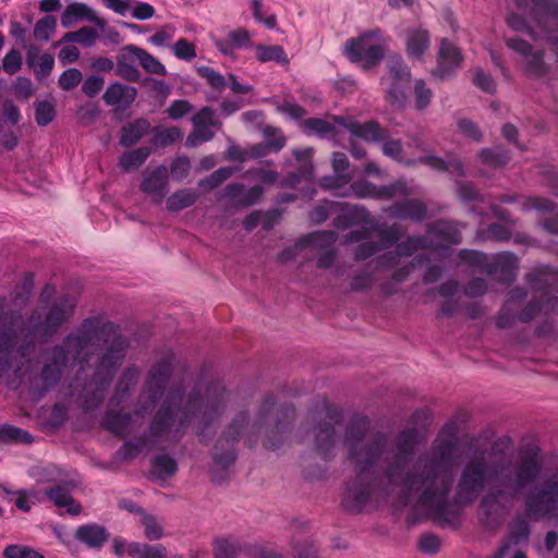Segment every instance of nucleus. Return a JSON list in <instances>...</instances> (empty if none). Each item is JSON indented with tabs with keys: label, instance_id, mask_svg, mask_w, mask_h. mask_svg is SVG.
<instances>
[{
	"label": "nucleus",
	"instance_id": "864d4df0",
	"mask_svg": "<svg viewBox=\"0 0 558 558\" xmlns=\"http://www.w3.org/2000/svg\"><path fill=\"white\" fill-rule=\"evenodd\" d=\"M210 128L211 126L208 125L194 124L193 131L186 138V145L190 147H195L202 143L211 141L215 136V133Z\"/></svg>",
	"mask_w": 558,
	"mask_h": 558
},
{
	"label": "nucleus",
	"instance_id": "774afa93",
	"mask_svg": "<svg viewBox=\"0 0 558 558\" xmlns=\"http://www.w3.org/2000/svg\"><path fill=\"white\" fill-rule=\"evenodd\" d=\"M458 129L465 137L474 141V142H481L483 140L482 133L478 129V126L468 120V119H460L458 121Z\"/></svg>",
	"mask_w": 558,
	"mask_h": 558
},
{
	"label": "nucleus",
	"instance_id": "f3484780",
	"mask_svg": "<svg viewBox=\"0 0 558 558\" xmlns=\"http://www.w3.org/2000/svg\"><path fill=\"white\" fill-rule=\"evenodd\" d=\"M337 240V234L333 231H318L313 232L305 238L298 241L293 247L286 248L279 254L281 262H288L298 254L299 250L305 246H313L315 248H326L332 245Z\"/></svg>",
	"mask_w": 558,
	"mask_h": 558
},
{
	"label": "nucleus",
	"instance_id": "72a5a7b5",
	"mask_svg": "<svg viewBox=\"0 0 558 558\" xmlns=\"http://www.w3.org/2000/svg\"><path fill=\"white\" fill-rule=\"evenodd\" d=\"M350 183L351 175L341 172H335L320 180L322 187L331 191L333 195L339 197H349V190L347 187H350Z\"/></svg>",
	"mask_w": 558,
	"mask_h": 558
},
{
	"label": "nucleus",
	"instance_id": "4d7b16f0",
	"mask_svg": "<svg viewBox=\"0 0 558 558\" xmlns=\"http://www.w3.org/2000/svg\"><path fill=\"white\" fill-rule=\"evenodd\" d=\"M171 50L173 54L180 60L191 61L196 57L195 45L187 41L185 38H180L177 40L172 45Z\"/></svg>",
	"mask_w": 558,
	"mask_h": 558
},
{
	"label": "nucleus",
	"instance_id": "bb28decb",
	"mask_svg": "<svg viewBox=\"0 0 558 558\" xmlns=\"http://www.w3.org/2000/svg\"><path fill=\"white\" fill-rule=\"evenodd\" d=\"M40 316L41 315L37 313L36 316L31 318L27 336H31L32 339L46 337L52 327L58 326L62 322L63 312L57 307L51 308L47 313L45 323L38 322V317Z\"/></svg>",
	"mask_w": 558,
	"mask_h": 558
},
{
	"label": "nucleus",
	"instance_id": "c85d7f7f",
	"mask_svg": "<svg viewBox=\"0 0 558 558\" xmlns=\"http://www.w3.org/2000/svg\"><path fill=\"white\" fill-rule=\"evenodd\" d=\"M126 50L132 52L135 56L136 61L141 64V66L150 74L167 75L166 66L151 53L146 51L143 48H140L135 45H126Z\"/></svg>",
	"mask_w": 558,
	"mask_h": 558
},
{
	"label": "nucleus",
	"instance_id": "5701e85b",
	"mask_svg": "<svg viewBox=\"0 0 558 558\" xmlns=\"http://www.w3.org/2000/svg\"><path fill=\"white\" fill-rule=\"evenodd\" d=\"M426 206L417 199H408L392 204L387 208V213L390 217L412 219L421 221L426 216Z\"/></svg>",
	"mask_w": 558,
	"mask_h": 558
},
{
	"label": "nucleus",
	"instance_id": "473e14b6",
	"mask_svg": "<svg viewBox=\"0 0 558 558\" xmlns=\"http://www.w3.org/2000/svg\"><path fill=\"white\" fill-rule=\"evenodd\" d=\"M68 361L66 351L62 348H56L52 352V362L46 365L43 371V379L47 385L56 383L62 368Z\"/></svg>",
	"mask_w": 558,
	"mask_h": 558
},
{
	"label": "nucleus",
	"instance_id": "2f4dec72",
	"mask_svg": "<svg viewBox=\"0 0 558 558\" xmlns=\"http://www.w3.org/2000/svg\"><path fill=\"white\" fill-rule=\"evenodd\" d=\"M198 198V194L192 189H181L172 193L166 201L169 211H180L191 207Z\"/></svg>",
	"mask_w": 558,
	"mask_h": 558
},
{
	"label": "nucleus",
	"instance_id": "5fc2aeb1",
	"mask_svg": "<svg viewBox=\"0 0 558 558\" xmlns=\"http://www.w3.org/2000/svg\"><path fill=\"white\" fill-rule=\"evenodd\" d=\"M4 558H45L40 553L34 548L20 544L8 545L3 549Z\"/></svg>",
	"mask_w": 558,
	"mask_h": 558
},
{
	"label": "nucleus",
	"instance_id": "de8ad7c7",
	"mask_svg": "<svg viewBox=\"0 0 558 558\" xmlns=\"http://www.w3.org/2000/svg\"><path fill=\"white\" fill-rule=\"evenodd\" d=\"M182 131L177 126L159 128L155 131L153 144L156 146L166 147L178 142L182 138Z\"/></svg>",
	"mask_w": 558,
	"mask_h": 558
},
{
	"label": "nucleus",
	"instance_id": "338daca9",
	"mask_svg": "<svg viewBox=\"0 0 558 558\" xmlns=\"http://www.w3.org/2000/svg\"><path fill=\"white\" fill-rule=\"evenodd\" d=\"M22 66V54L19 50L12 49L10 50L2 61V68L5 73L13 75Z\"/></svg>",
	"mask_w": 558,
	"mask_h": 558
},
{
	"label": "nucleus",
	"instance_id": "c03bdc74",
	"mask_svg": "<svg viewBox=\"0 0 558 558\" xmlns=\"http://www.w3.org/2000/svg\"><path fill=\"white\" fill-rule=\"evenodd\" d=\"M339 126L335 121L331 123L330 121L319 119V118H311L305 121V128L307 131L316 133L320 137H333L337 135Z\"/></svg>",
	"mask_w": 558,
	"mask_h": 558
},
{
	"label": "nucleus",
	"instance_id": "ea45409f",
	"mask_svg": "<svg viewBox=\"0 0 558 558\" xmlns=\"http://www.w3.org/2000/svg\"><path fill=\"white\" fill-rule=\"evenodd\" d=\"M256 58L259 62H276L279 64H288L289 58L282 47L278 45L265 46L257 45L255 47Z\"/></svg>",
	"mask_w": 558,
	"mask_h": 558
},
{
	"label": "nucleus",
	"instance_id": "58836bf2",
	"mask_svg": "<svg viewBox=\"0 0 558 558\" xmlns=\"http://www.w3.org/2000/svg\"><path fill=\"white\" fill-rule=\"evenodd\" d=\"M149 122L145 119H137L129 126L123 128L120 143L123 146H131L142 138L149 130Z\"/></svg>",
	"mask_w": 558,
	"mask_h": 558
},
{
	"label": "nucleus",
	"instance_id": "0e129e2a",
	"mask_svg": "<svg viewBox=\"0 0 558 558\" xmlns=\"http://www.w3.org/2000/svg\"><path fill=\"white\" fill-rule=\"evenodd\" d=\"M98 37L99 33L88 26L82 27L76 32H72V43H76L85 47L93 46Z\"/></svg>",
	"mask_w": 558,
	"mask_h": 558
},
{
	"label": "nucleus",
	"instance_id": "a19ab883",
	"mask_svg": "<svg viewBox=\"0 0 558 558\" xmlns=\"http://www.w3.org/2000/svg\"><path fill=\"white\" fill-rule=\"evenodd\" d=\"M518 5H523L526 3V0H517ZM536 15H542V19L545 20L546 24L549 21H554L558 19V1L557 0H531Z\"/></svg>",
	"mask_w": 558,
	"mask_h": 558
},
{
	"label": "nucleus",
	"instance_id": "e433bc0d",
	"mask_svg": "<svg viewBox=\"0 0 558 558\" xmlns=\"http://www.w3.org/2000/svg\"><path fill=\"white\" fill-rule=\"evenodd\" d=\"M46 496L59 510L70 512V488L65 478L47 489Z\"/></svg>",
	"mask_w": 558,
	"mask_h": 558
},
{
	"label": "nucleus",
	"instance_id": "9d476101",
	"mask_svg": "<svg viewBox=\"0 0 558 558\" xmlns=\"http://www.w3.org/2000/svg\"><path fill=\"white\" fill-rule=\"evenodd\" d=\"M4 301H0V377L14 367L13 349L23 332L20 316L3 312Z\"/></svg>",
	"mask_w": 558,
	"mask_h": 558
},
{
	"label": "nucleus",
	"instance_id": "39448f33",
	"mask_svg": "<svg viewBox=\"0 0 558 558\" xmlns=\"http://www.w3.org/2000/svg\"><path fill=\"white\" fill-rule=\"evenodd\" d=\"M388 38L379 28L364 32L357 37L350 38L343 46V52L351 62H362L363 68L378 65L385 56Z\"/></svg>",
	"mask_w": 558,
	"mask_h": 558
},
{
	"label": "nucleus",
	"instance_id": "7ed1b4c3",
	"mask_svg": "<svg viewBox=\"0 0 558 558\" xmlns=\"http://www.w3.org/2000/svg\"><path fill=\"white\" fill-rule=\"evenodd\" d=\"M101 345L105 351L98 357L90 383V386H96V390L111 381L124 361L129 343L112 323L98 317L85 319L72 337V372H75L76 380Z\"/></svg>",
	"mask_w": 558,
	"mask_h": 558
},
{
	"label": "nucleus",
	"instance_id": "f257e3e1",
	"mask_svg": "<svg viewBox=\"0 0 558 558\" xmlns=\"http://www.w3.org/2000/svg\"><path fill=\"white\" fill-rule=\"evenodd\" d=\"M367 432L368 421L356 417L348 425L344 436L349 461L356 473L342 498L343 508L350 512L364 508L372 495V483L381 472L389 484L400 488L405 502L414 500L416 508L438 522L453 521L458 517L456 505L472 504L487 487L478 506V518L487 529L495 530L505 521L515 498L539 477L543 469L537 449L520 450L514 457L508 437L488 447L472 440L464 454L454 502H451L458 451L453 425H446L430 448L416 457V428L402 430L393 448L386 435Z\"/></svg>",
	"mask_w": 558,
	"mask_h": 558
},
{
	"label": "nucleus",
	"instance_id": "2eb2a0df",
	"mask_svg": "<svg viewBox=\"0 0 558 558\" xmlns=\"http://www.w3.org/2000/svg\"><path fill=\"white\" fill-rule=\"evenodd\" d=\"M245 422L246 416L244 414L238 415L217 441L214 459L218 464L228 466L235 460L233 445L239 440Z\"/></svg>",
	"mask_w": 558,
	"mask_h": 558
},
{
	"label": "nucleus",
	"instance_id": "bf43d9fd",
	"mask_svg": "<svg viewBox=\"0 0 558 558\" xmlns=\"http://www.w3.org/2000/svg\"><path fill=\"white\" fill-rule=\"evenodd\" d=\"M35 119L38 125L49 124L56 114L54 105L50 101H39L35 105Z\"/></svg>",
	"mask_w": 558,
	"mask_h": 558
},
{
	"label": "nucleus",
	"instance_id": "69168bd1",
	"mask_svg": "<svg viewBox=\"0 0 558 558\" xmlns=\"http://www.w3.org/2000/svg\"><path fill=\"white\" fill-rule=\"evenodd\" d=\"M266 148L272 151H279L286 145V137L276 129L267 128L264 131Z\"/></svg>",
	"mask_w": 558,
	"mask_h": 558
},
{
	"label": "nucleus",
	"instance_id": "f03ea898",
	"mask_svg": "<svg viewBox=\"0 0 558 558\" xmlns=\"http://www.w3.org/2000/svg\"><path fill=\"white\" fill-rule=\"evenodd\" d=\"M227 400L228 393L218 381L199 385L187 395L171 388L153 418L149 434L154 437L170 434L175 437L195 421L198 424L197 434L203 436L205 429L223 412Z\"/></svg>",
	"mask_w": 558,
	"mask_h": 558
},
{
	"label": "nucleus",
	"instance_id": "b1692460",
	"mask_svg": "<svg viewBox=\"0 0 558 558\" xmlns=\"http://www.w3.org/2000/svg\"><path fill=\"white\" fill-rule=\"evenodd\" d=\"M251 43V34L245 28L231 31L226 38H214L217 49L225 56H232L236 49L247 47Z\"/></svg>",
	"mask_w": 558,
	"mask_h": 558
},
{
	"label": "nucleus",
	"instance_id": "ddd939ff",
	"mask_svg": "<svg viewBox=\"0 0 558 558\" xmlns=\"http://www.w3.org/2000/svg\"><path fill=\"white\" fill-rule=\"evenodd\" d=\"M339 411L328 408L325 418L319 421L311 433H307V437L313 440L317 452L324 458H328L335 448L336 425L339 424Z\"/></svg>",
	"mask_w": 558,
	"mask_h": 558
},
{
	"label": "nucleus",
	"instance_id": "393cba45",
	"mask_svg": "<svg viewBox=\"0 0 558 558\" xmlns=\"http://www.w3.org/2000/svg\"><path fill=\"white\" fill-rule=\"evenodd\" d=\"M529 535L530 526L526 520L523 518H517L510 525L508 539L493 555V558H504L508 554L512 544L519 545L527 542Z\"/></svg>",
	"mask_w": 558,
	"mask_h": 558
},
{
	"label": "nucleus",
	"instance_id": "a211bd4d",
	"mask_svg": "<svg viewBox=\"0 0 558 558\" xmlns=\"http://www.w3.org/2000/svg\"><path fill=\"white\" fill-rule=\"evenodd\" d=\"M137 89L134 86L119 82L111 83L104 93L106 105L114 107L117 112L128 109L136 99Z\"/></svg>",
	"mask_w": 558,
	"mask_h": 558
},
{
	"label": "nucleus",
	"instance_id": "a878e982",
	"mask_svg": "<svg viewBox=\"0 0 558 558\" xmlns=\"http://www.w3.org/2000/svg\"><path fill=\"white\" fill-rule=\"evenodd\" d=\"M430 44L429 33L423 28L408 29L405 36V51L412 59H421L428 50Z\"/></svg>",
	"mask_w": 558,
	"mask_h": 558
},
{
	"label": "nucleus",
	"instance_id": "6e6d98bb",
	"mask_svg": "<svg viewBox=\"0 0 558 558\" xmlns=\"http://www.w3.org/2000/svg\"><path fill=\"white\" fill-rule=\"evenodd\" d=\"M196 72L201 77L207 81L209 86H211L215 89H221L227 86V81L225 76L210 66H198L196 69Z\"/></svg>",
	"mask_w": 558,
	"mask_h": 558
},
{
	"label": "nucleus",
	"instance_id": "603ef678",
	"mask_svg": "<svg viewBox=\"0 0 558 558\" xmlns=\"http://www.w3.org/2000/svg\"><path fill=\"white\" fill-rule=\"evenodd\" d=\"M477 238L482 241H508L511 238V231L506 226L492 223L486 230L480 231Z\"/></svg>",
	"mask_w": 558,
	"mask_h": 558
},
{
	"label": "nucleus",
	"instance_id": "c9c22d12",
	"mask_svg": "<svg viewBox=\"0 0 558 558\" xmlns=\"http://www.w3.org/2000/svg\"><path fill=\"white\" fill-rule=\"evenodd\" d=\"M29 475L38 484H57L59 482H63V478L66 477L65 472L52 464L35 466L29 471Z\"/></svg>",
	"mask_w": 558,
	"mask_h": 558
},
{
	"label": "nucleus",
	"instance_id": "9b49d317",
	"mask_svg": "<svg viewBox=\"0 0 558 558\" xmlns=\"http://www.w3.org/2000/svg\"><path fill=\"white\" fill-rule=\"evenodd\" d=\"M461 258L471 265L485 266L488 274L499 275L502 281H512L518 270V257L510 252L499 253L492 264H486V256L476 251H463Z\"/></svg>",
	"mask_w": 558,
	"mask_h": 558
},
{
	"label": "nucleus",
	"instance_id": "3c124183",
	"mask_svg": "<svg viewBox=\"0 0 558 558\" xmlns=\"http://www.w3.org/2000/svg\"><path fill=\"white\" fill-rule=\"evenodd\" d=\"M478 157L484 165L490 167H501L509 161L507 151L500 148H485L478 154Z\"/></svg>",
	"mask_w": 558,
	"mask_h": 558
},
{
	"label": "nucleus",
	"instance_id": "dca6fc26",
	"mask_svg": "<svg viewBox=\"0 0 558 558\" xmlns=\"http://www.w3.org/2000/svg\"><path fill=\"white\" fill-rule=\"evenodd\" d=\"M463 56L449 39L442 38L437 53V65L432 75L440 80L452 76L461 68Z\"/></svg>",
	"mask_w": 558,
	"mask_h": 558
},
{
	"label": "nucleus",
	"instance_id": "37998d69",
	"mask_svg": "<svg viewBox=\"0 0 558 558\" xmlns=\"http://www.w3.org/2000/svg\"><path fill=\"white\" fill-rule=\"evenodd\" d=\"M140 522L144 529V536L149 541H159L165 536V530L158 519L147 512H142Z\"/></svg>",
	"mask_w": 558,
	"mask_h": 558
},
{
	"label": "nucleus",
	"instance_id": "1a4fd4ad",
	"mask_svg": "<svg viewBox=\"0 0 558 558\" xmlns=\"http://www.w3.org/2000/svg\"><path fill=\"white\" fill-rule=\"evenodd\" d=\"M381 150L383 154L400 163L408 167L415 166L417 163L427 165L428 167L439 171H450L458 175H464L463 163L459 159H453L449 162L445 161L440 157L434 155H424L417 157H408L403 154V145L400 140H384Z\"/></svg>",
	"mask_w": 558,
	"mask_h": 558
},
{
	"label": "nucleus",
	"instance_id": "7c9ffc66",
	"mask_svg": "<svg viewBox=\"0 0 558 558\" xmlns=\"http://www.w3.org/2000/svg\"><path fill=\"white\" fill-rule=\"evenodd\" d=\"M128 555L132 558H167L168 551L161 544L131 542L128 545Z\"/></svg>",
	"mask_w": 558,
	"mask_h": 558
},
{
	"label": "nucleus",
	"instance_id": "052dcab7",
	"mask_svg": "<svg viewBox=\"0 0 558 558\" xmlns=\"http://www.w3.org/2000/svg\"><path fill=\"white\" fill-rule=\"evenodd\" d=\"M522 211L537 210L539 213H549L554 209V204L541 197H526L520 204Z\"/></svg>",
	"mask_w": 558,
	"mask_h": 558
},
{
	"label": "nucleus",
	"instance_id": "e2e57ef3",
	"mask_svg": "<svg viewBox=\"0 0 558 558\" xmlns=\"http://www.w3.org/2000/svg\"><path fill=\"white\" fill-rule=\"evenodd\" d=\"M190 169V159L185 156H181L172 161L170 166V173L173 180L182 181L189 175Z\"/></svg>",
	"mask_w": 558,
	"mask_h": 558
},
{
	"label": "nucleus",
	"instance_id": "4be33fe9",
	"mask_svg": "<svg viewBox=\"0 0 558 558\" xmlns=\"http://www.w3.org/2000/svg\"><path fill=\"white\" fill-rule=\"evenodd\" d=\"M168 170L160 166L147 175L141 184L143 192L149 194L156 203H160L166 195Z\"/></svg>",
	"mask_w": 558,
	"mask_h": 558
},
{
	"label": "nucleus",
	"instance_id": "13d9d810",
	"mask_svg": "<svg viewBox=\"0 0 558 558\" xmlns=\"http://www.w3.org/2000/svg\"><path fill=\"white\" fill-rule=\"evenodd\" d=\"M57 21L53 16L47 15L40 19L34 27V36L38 40H48L53 33Z\"/></svg>",
	"mask_w": 558,
	"mask_h": 558
},
{
	"label": "nucleus",
	"instance_id": "680f3d73",
	"mask_svg": "<svg viewBox=\"0 0 558 558\" xmlns=\"http://www.w3.org/2000/svg\"><path fill=\"white\" fill-rule=\"evenodd\" d=\"M421 247H429L425 238H409L407 241L398 245V256H411Z\"/></svg>",
	"mask_w": 558,
	"mask_h": 558
},
{
	"label": "nucleus",
	"instance_id": "49530a36",
	"mask_svg": "<svg viewBox=\"0 0 558 558\" xmlns=\"http://www.w3.org/2000/svg\"><path fill=\"white\" fill-rule=\"evenodd\" d=\"M413 94L414 106L418 111L425 110L430 105L434 96L433 90L427 87L426 82L422 78L414 81Z\"/></svg>",
	"mask_w": 558,
	"mask_h": 558
},
{
	"label": "nucleus",
	"instance_id": "6e6552de",
	"mask_svg": "<svg viewBox=\"0 0 558 558\" xmlns=\"http://www.w3.org/2000/svg\"><path fill=\"white\" fill-rule=\"evenodd\" d=\"M401 233L402 230L397 223L390 227L379 228L378 238L380 243L377 244L369 241L372 239V230L364 227L360 230H354L347 234L345 242H361V244H359L354 251V258L356 260H364L374 255L377 251L395 244L400 239Z\"/></svg>",
	"mask_w": 558,
	"mask_h": 558
},
{
	"label": "nucleus",
	"instance_id": "79ce46f5",
	"mask_svg": "<svg viewBox=\"0 0 558 558\" xmlns=\"http://www.w3.org/2000/svg\"><path fill=\"white\" fill-rule=\"evenodd\" d=\"M72 19L90 22L100 31L106 26L105 20L99 17L93 8L82 2H72Z\"/></svg>",
	"mask_w": 558,
	"mask_h": 558
},
{
	"label": "nucleus",
	"instance_id": "cd10ccee",
	"mask_svg": "<svg viewBox=\"0 0 558 558\" xmlns=\"http://www.w3.org/2000/svg\"><path fill=\"white\" fill-rule=\"evenodd\" d=\"M136 61L135 56L126 50V46L121 49L117 56L116 74L125 81L136 83L141 78L140 70L133 64Z\"/></svg>",
	"mask_w": 558,
	"mask_h": 558
},
{
	"label": "nucleus",
	"instance_id": "4c0bfd02",
	"mask_svg": "<svg viewBox=\"0 0 558 558\" xmlns=\"http://www.w3.org/2000/svg\"><path fill=\"white\" fill-rule=\"evenodd\" d=\"M213 550L215 558H236L242 547L238 539L227 536L215 539Z\"/></svg>",
	"mask_w": 558,
	"mask_h": 558
},
{
	"label": "nucleus",
	"instance_id": "412c9836",
	"mask_svg": "<svg viewBox=\"0 0 558 558\" xmlns=\"http://www.w3.org/2000/svg\"><path fill=\"white\" fill-rule=\"evenodd\" d=\"M75 538L90 549H100L109 539V533L102 525L89 523L75 531Z\"/></svg>",
	"mask_w": 558,
	"mask_h": 558
},
{
	"label": "nucleus",
	"instance_id": "4468645a",
	"mask_svg": "<svg viewBox=\"0 0 558 558\" xmlns=\"http://www.w3.org/2000/svg\"><path fill=\"white\" fill-rule=\"evenodd\" d=\"M332 120H335L339 128L347 130L351 136L365 142L378 143L389 137L388 130L373 120L361 123L355 118L349 116H335Z\"/></svg>",
	"mask_w": 558,
	"mask_h": 558
},
{
	"label": "nucleus",
	"instance_id": "6ab92c4d",
	"mask_svg": "<svg viewBox=\"0 0 558 558\" xmlns=\"http://www.w3.org/2000/svg\"><path fill=\"white\" fill-rule=\"evenodd\" d=\"M434 241L439 246L460 243L461 230L459 225L450 221L435 222L428 230L427 243L429 246L434 244Z\"/></svg>",
	"mask_w": 558,
	"mask_h": 558
},
{
	"label": "nucleus",
	"instance_id": "f8f14e48",
	"mask_svg": "<svg viewBox=\"0 0 558 558\" xmlns=\"http://www.w3.org/2000/svg\"><path fill=\"white\" fill-rule=\"evenodd\" d=\"M349 196L357 198L389 199L397 195H412L414 189L409 186L404 180H398L391 184L377 186L365 179L350 183Z\"/></svg>",
	"mask_w": 558,
	"mask_h": 558
},
{
	"label": "nucleus",
	"instance_id": "423d86ee",
	"mask_svg": "<svg viewBox=\"0 0 558 558\" xmlns=\"http://www.w3.org/2000/svg\"><path fill=\"white\" fill-rule=\"evenodd\" d=\"M525 512L533 520L558 518V468L545 474L527 496Z\"/></svg>",
	"mask_w": 558,
	"mask_h": 558
},
{
	"label": "nucleus",
	"instance_id": "f704fd0d",
	"mask_svg": "<svg viewBox=\"0 0 558 558\" xmlns=\"http://www.w3.org/2000/svg\"><path fill=\"white\" fill-rule=\"evenodd\" d=\"M0 493L3 494L10 502H13L14 506L23 512H28L32 509L37 497V494L33 490H11L7 487H0Z\"/></svg>",
	"mask_w": 558,
	"mask_h": 558
},
{
	"label": "nucleus",
	"instance_id": "c756f323",
	"mask_svg": "<svg viewBox=\"0 0 558 558\" xmlns=\"http://www.w3.org/2000/svg\"><path fill=\"white\" fill-rule=\"evenodd\" d=\"M313 149L304 148V149H295L293 150V155L299 161H304L305 165L300 171V175L296 173H290L287 175L281 182L282 186H295L300 182V177H303L306 180H311L313 177V166L310 162L312 158Z\"/></svg>",
	"mask_w": 558,
	"mask_h": 558
},
{
	"label": "nucleus",
	"instance_id": "8fccbe9b",
	"mask_svg": "<svg viewBox=\"0 0 558 558\" xmlns=\"http://www.w3.org/2000/svg\"><path fill=\"white\" fill-rule=\"evenodd\" d=\"M153 471L160 478L170 477L177 472V462L168 454H160L154 460Z\"/></svg>",
	"mask_w": 558,
	"mask_h": 558
},
{
	"label": "nucleus",
	"instance_id": "0eeeda50",
	"mask_svg": "<svg viewBox=\"0 0 558 558\" xmlns=\"http://www.w3.org/2000/svg\"><path fill=\"white\" fill-rule=\"evenodd\" d=\"M387 72L380 78L387 101L403 108L408 101L407 90L411 82V70L399 54H390L386 62Z\"/></svg>",
	"mask_w": 558,
	"mask_h": 558
},
{
	"label": "nucleus",
	"instance_id": "aec40b11",
	"mask_svg": "<svg viewBox=\"0 0 558 558\" xmlns=\"http://www.w3.org/2000/svg\"><path fill=\"white\" fill-rule=\"evenodd\" d=\"M507 45L524 58L526 72L534 75H543L546 72L542 54L533 52L526 41L519 38H509Z\"/></svg>",
	"mask_w": 558,
	"mask_h": 558
},
{
	"label": "nucleus",
	"instance_id": "20e7f679",
	"mask_svg": "<svg viewBox=\"0 0 558 558\" xmlns=\"http://www.w3.org/2000/svg\"><path fill=\"white\" fill-rule=\"evenodd\" d=\"M172 361L173 354L167 353L153 366L132 415L109 411L102 421L104 427L116 435L126 436L142 425L144 417L155 409L157 401L163 396Z\"/></svg>",
	"mask_w": 558,
	"mask_h": 558
},
{
	"label": "nucleus",
	"instance_id": "a18cd8bd",
	"mask_svg": "<svg viewBox=\"0 0 558 558\" xmlns=\"http://www.w3.org/2000/svg\"><path fill=\"white\" fill-rule=\"evenodd\" d=\"M149 155V148L141 147L124 154L121 157L119 165L124 171H130L142 166Z\"/></svg>",
	"mask_w": 558,
	"mask_h": 558
},
{
	"label": "nucleus",
	"instance_id": "09e8293b",
	"mask_svg": "<svg viewBox=\"0 0 558 558\" xmlns=\"http://www.w3.org/2000/svg\"><path fill=\"white\" fill-rule=\"evenodd\" d=\"M33 438L28 434V432L13 426V425H2L0 426V441L2 442H23L28 444L32 442Z\"/></svg>",
	"mask_w": 558,
	"mask_h": 558
}]
</instances>
